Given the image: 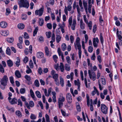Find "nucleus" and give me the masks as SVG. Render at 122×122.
I'll return each mask as SVG.
<instances>
[{"label": "nucleus", "instance_id": "f257e3e1", "mask_svg": "<svg viewBox=\"0 0 122 122\" xmlns=\"http://www.w3.org/2000/svg\"><path fill=\"white\" fill-rule=\"evenodd\" d=\"M18 4L20 8L25 7L28 8L29 4L27 0H18Z\"/></svg>", "mask_w": 122, "mask_h": 122}, {"label": "nucleus", "instance_id": "f03ea898", "mask_svg": "<svg viewBox=\"0 0 122 122\" xmlns=\"http://www.w3.org/2000/svg\"><path fill=\"white\" fill-rule=\"evenodd\" d=\"M80 39L78 37H77L76 40V43L77 46L79 50L78 54L79 57L80 58L81 56V46L80 42Z\"/></svg>", "mask_w": 122, "mask_h": 122}, {"label": "nucleus", "instance_id": "7ed1b4c3", "mask_svg": "<svg viewBox=\"0 0 122 122\" xmlns=\"http://www.w3.org/2000/svg\"><path fill=\"white\" fill-rule=\"evenodd\" d=\"M72 17L69 18V25L71 26V29L72 30H74L75 29L76 22L75 19H74L73 20L72 24Z\"/></svg>", "mask_w": 122, "mask_h": 122}, {"label": "nucleus", "instance_id": "20e7f679", "mask_svg": "<svg viewBox=\"0 0 122 122\" xmlns=\"http://www.w3.org/2000/svg\"><path fill=\"white\" fill-rule=\"evenodd\" d=\"M88 73L90 78L94 81L96 79V75L94 71L89 70H88Z\"/></svg>", "mask_w": 122, "mask_h": 122}, {"label": "nucleus", "instance_id": "39448f33", "mask_svg": "<svg viewBox=\"0 0 122 122\" xmlns=\"http://www.w3.org/2000/svg\"><path fill=\"white\" fill-rule=\"evenodd\" d=\"M8 81V78L7 76L6 75L4 76L0 81L1 84L4 86H5L7 85Z\"/></svg>", "mask_w": 122, "mask_h": 122}, {"label": "nucleus", "instance_id": "423d86ee", "mask_svg": "<svg viewBox=\"0 0 122 122\" xmlns=\"http://www.w3.org/2000/svg\"><path fill=\"white\" fill-rule=\"evenodd\" d=\"M101 109L102 112L104 114H106L107 113L108 107L105 104H101Z\"/></svg>", "mask_w": 122, "mask_h": 122}, {"label": "nucleus", "instance_id": "0eeeda50", "mask_svg": "<svg viewBox=\"0 0 122 122\" xmlns=\"http://www.w3.org/2000/svg\"><path fill=\"white\" fill-rule=\"evenodd\" d=\"M44 10V8L43 6L39 10H36L35 11V13L36 15H39L40 16L42 15Z\"/></svg>", "mask_w": 122, "mask_h": 122}, {"label": "nucleus", "instance_id": "6e6552de", "mask_svg": "<svg viewBox=\"0 0 122 122\" xmlns=\"http://www.w3.org/2000/svg\"><path fill=\"white\" fill-rule=\"evenodd\" d=\"M99 42V40L97 37H96V38H94L93 40V45L95 47H97V44L96 42L98 43Z\"/></svg>", "mask_w": 122, "mask_h": 122}, {"label": "nucleus", "instance_id": "1a4fd4ad", "mask_svg": "<svg viewBox=\"0 0 122 122\" xmlns=\"http://www.w3.org/2000/svg\"><path fill=\"white\" fill-rule=\"evenodd\" d=\"M76 1H75L73 5V9H74L76 7L77 9L78 13L79 14H80L81 12H80V9L79 8V5H76Z\"/></svg>", "mask_w": 122, "mask_h": 122}, {"label": "nucleus", "instance_id": "9d476101", "mask_svg": "<svg viewBox=\"0 0 122 122\" xmlns=\"http://www.w3.org/2000/svg\"><path fill=\"white\" fill-rule=\"evenodd\" d=\"M0 25L2 28H5L7 26V24L5 22L2 21L0 22Z\"/></svg>", "mask_w": 122, "mask_h": 122}, {"label": "nucleus", "instance_id": "9b49d317", "mask_svg": "<svg viewBox=\"0 0 122 122\" xmlns=\"http://www.w3.org/2000/svg\"><path fill=\"white\" fill-rule=\"evenodd\" d=\"M44 54L41 52H39L37 53L36 55V57L39 58H41L44 56Z\"/></svg>", "mask_w": 122, "mask_h": 122}, {"label": "nucleus", "instance_id": "f8f14e48", "mask_svg": "<svg viewBox=\"0 0 122 122\" xmlns=\"http://www.w3.org/2000/svg\"><path fill=\"white\" fill-rule=\"evenodd\" d=\"M17 100L15 97L13 98L11 101H10V103L12 105L17 104Z\"/></svg>", "mask_w": 122, "mask_h": 122}, {"label": "nucleus", "instance_id": "ddd939ff", "mask_svg": "<svg viewBox=\"0 0 122 122\" xmlns=\"http://www.w3.org/2000/svg\"><path fill=\"white\" fill-rule=\"evenodd\" d=\"M15 76L18 78H20L21 77V74L19 71L18 70L16 71L15 72Z\"/></svg>", "mask_w": 122, "mask_h": 122}, {"label": "nucleus", "instance_id": "4468645a", "mask_svg": "<svg viewBox=\"0 0 122 122\" xmlns=\"http://www.w3.org/2000/svg\"><path fill=\"white\" fill-rule=\"evenodd\" d=\"M45 49L46 55L47 56H50L51 55L49 54V52L48 47L47 46H46L45 47Z\"/></svg>", "mask_w": 122, "mask_h": 122}, {"label": "nucleus", "instance_id": "2eb2a0df", "mask_svg": "<svg viewBox=\"0 0 122 122\" xmlns=\"http://www.w3.org/2000/svg\"><path fill=\"white\" fill-rule=\"evenodd\" d=\"M17 26L19 29H23L24 28L25 25L24 24L22 23H20Z\"/></svg>", "mask_w": 122, "mask_h": 122}, {"label": "nucleus", "instance_id": "dca6fc26", "mask_svg": "<svg viewBox=\"0 0 122 122\" xmlns=\"http://www.w3.org/2000/svg\"><path fill=\"white\" fill-rule=\"evenodd\" d=\"M39 25L41 26H42L44 24V19L42 18H39Z\"/></svg>", "mask_w": 122, "mask_h": 122}, {"label": "nucleus", "instance_id": "f3484780", "mask_svg": "<svg viewBox=\"0 0 122 122\" xmlns=\"http://www.w3.org/2000/svg\"><path fill=\"white\" fill-rule=\"evenodd\" d=\"M76 107L77 111L78 112H80L81 111V108L80 105L78 102L76 103Z\"/></svg>", "mask_w": 122, "mask_h": 122}, {"label": "nucleus", "instance_id": "a211bd4d", "mask_svg": "<svg viewBox=\"0 0 122 122\" xmlns=\"http://www.w3.org/2000/svg\"><path fill=\"white\" fill-rule=\"evenodd\" d=\"M6 53L8 55L10 56L11 55V53L10 49L9 47H8L7 48L6 51Z\"/></svg>", "mask_w": 122, "mask_h": 122}, {"label": "nucleus", "instance_id": "6ab92c4d", "mask_svg": "<svg viewBox=\"0 0 122 122\" xmlns=\"http://www.w3.org/2000/svg\"><path fill=\"white\" fill-rule=\"evenodd\" d=\"M15 114L18 116L19 117H22V114L21 112L19 110L16 111L15 112Z\"/></svg>", "mask_w": 122, "mask_h": 122}, {"label": "nucleus", "instance_id": "aec40b11", "mask_svg": "<svg viewBox=\"0 0 122 122\" xmlns=\"http://www.w3.org/2000/svg\"><path fill=\"white\" fill-rule=\"evenodd\" d=\"M36 94L37 97L39 98H41V95L40 92L36 91L35 92Z\"/></svg>", "mask_w": 122, "mask_h": 122}, {"label": "nucleus", "instance_id": "412c9836", "mask_svg": "<svg viewBox=\"0 0 122 122\" xmlns=\"http://www.w3.org/2000/svg\"><path fill=\"white\" fill-rule=\"evenodd\" d=\"M7 41L9 43H12L14 41V39L12 37L10 38H8L6 39Z\"/></svg>", "mask_w": 122, "mask_h": 122}, {"label": "nucleus", "instance_id": "4be33fe9", "mask_svg": "<svg viewBox=\"0 0 122 122\" xmlns=\"http://www.w3.org/2000/svg\"><path fill=\"white\" fill-rule=\"evenodd\" d=\"M38 30V27H35V29L33 31V36H35L37 34Z\"/></svg>", "mask_w": 122, "mask_h": 122}, {"label": "nucleus", "instance_id": "5701e85b", "mask_svg": "<svg viewBox=\"0 0 122 122\" xmlns=\"http://www.w3.org/2000/svg\"><path fill=\"white\" fill-rule=\"evenodd\" d=\"M61 72H63L64 70V66L62 63H60V66H59Z\"/></svg>", "mask_w": 122, "mask_h": 122}, {"label": "nucleus", "instance_id": "b1692460", "mask_svg": "<svg viewBox=\"0 0 122 122\" xmlns=\"http://www.w3.org/2000/svg\"><path fill=\"white\" fill-rule=\"evenodd\" d=\"M57 36L56 40L58 43H59L61 41V37L60 35H56Z\"/></svg>", "mask_w": 122, "mask_h": 122}, {"label": "nucleus", "instance_id": "393cba45", "mask_svg": "<svg viewBox=\"0 0 122 122\" xmlns=\"http://www.w3.org/2000/svg\"><path fill=\"white\" fill-rule=\"evenodd\" d=\"M60 81L61 86L63 87L64 85V81L63 79L61 77L60 78Z\"/></svg>", "mask_w": 122, "mask_h": 122}, {"label": "nucleus", "instance_id": "a878e982", "mask_svg": "<svg viewBox=\"0 0 122 122\" xmlns=\"http://www.w3.org/2000/svg\"><path fill=\"white\" fill-rule=\"evenodd\" d=\"M99 19L101 25H102V24L104 22L103 20L102 19V17L101 15L100 16Z\"/></svg>", "mask_w": 122, "mask_h": 122}, {"label": "nucleus", "instance_id": "bb28decb", "mask_svg": "<svg viewBox=\"0 0 122 122\" xmlns=\"http://www.w3.org/2000/svg\"><path fill=\"white\" fill-rule=\"evenodd\" d=\"M67 10L69 11V5H67V7H66V6H65V8L64 9V12L66 15H68Z\"/></svg>", "mask_w": 122, "mask_h": 122}, {"label": "nucleus", "instance_id": "cd10ccee", "mask_svg": "<svg viewBox=\"0 0 122 122\" xmlns=\"http://www.w3.org/2000/svg\"><path fill=\"white\" fill-rule=\"evenodd\" d=\"M61 48L62 50L63 51H65L66 50V46L65 44L63 43L62 44Z\"/></svg>", "mask_w": 122, "mask_h": 122}, {"label": "nucleus", "instance_id": "c85d7f7f", "mask_svg": "<svg viewBox=\"0 0 122 122\" xmlns=\"http://www.w3.org/2000/svg\"><path fill=\"white\" fill-rule=\"evenodd\" d=\"M65 101L64 98L63 97H60L58 99V102H63Z\"/></svg>", "mask_w": 122, "mask_h": 122}, {"label": "nucleus", "instance_id": "c756f323", "mask_svg": "<svg viewBox=\"0 0 122 122\" xmlns=\"http://www.w3.org/2000/svg\"><path fill=\"white\" fill-rule=\"evenodd\" d=\"M74 75V74L73 72H71L70 74V75H69V79L70 78L71 81H72L73 78V76Z\"/></svg>", "mask_w": 122, "mask_h": 122}, {"label": "nucleus", "instance_id": "7c9ffc66", "mask_svg": "<svg viewBox=\"0 0 122 122\" xmlns=\"http://www.w3.org/2000/svg\"><path fill=\"white\" fill-rule=\"evenodd\" d=\"M27 18V15L25 14H22L21 15V18L23 20H25Z\"/></svg>", "mask_w": 122, "mask_h": 122}, {"label": "nucleus", "instance_id": "2f4dec72", "mask_svg": "<svg viewBox=\"0 0 122 122\" xmlns=\"http://www.w3.org/2000/svg\"><path fill=\"white\" fill-rule=\"evenodd\" d=\"M0 71L2 73L4 72V69L1 64H0Z\"/></svg>", "mask_w": 122, "mask_h": 122}, {"label": "nucleus", "instance_id": "473e14b6", "mask_svg": "<svg viewBox=\"0 0 122 122\" xmlns=\"http://www.w3.org/2000/svg\"><path fill=\"white\" fill-rule=\"evenodd\" d=\"M35 84L36 87H39V83L38 80H36L35 81Z\"/></svg>", "mask_w": 122, "mask_h": 122}, {"label": "nucleus", "instance_id": "72a5a7b5", "mask_svg": "<svg viewBox=\"0 0 122 122\" xmlns=\"http://www.w3.org/2000/svg\"><path fill=\"white\" fill-rule=\"evenodd\" d=\"M25 89L24 88H21L20 90V92L21 94H23L25 92Z\"/></svg>", "mask_w": 122, "mask_h": 122}, {"label": "nucleus", "instance_id": "f704fd0d", "mask_svg": "<svg viewBox=\"0 0 122 122\" xmlns=\"http://www.w3.org/2000/svg\"><path fill=\"white\" fill-rule=\"evenodd\" d=\"M30 117V119L32 120H35L36 118L35 115L33 114H31Z\"/></svg>", "mask_w": 122, "mask_h": 122}, {"label": "nucleus", "instance_id": "c9c22d12", "mask_svg": "<svg viewBox=\"0 0 122 122\" xmlns=\"http://www.w3.org/2000/svg\"><path fill=\"white\" fill-rule=\"evenodd\" d=\"M46 26L49 29H51L52 28V24L50 23H48L46 25Z\"/></svg>", "mask_w": 122, "mask_h": 122}, {"label": "nucleus", "instance_id": "e433bc0d", "mask_svg": "<svg viewBox=\"0 0 122 122\" xmlns=\"http://www.w3.org/2000/svg\"><path fill=\"white\" fill-rule=\"evenodd\" d=\"M6 108L9 111H11L12 112L14 111V108L13 107L10 108L7 106L6 107Z\"/></svg>", "mask_w": 122, "mask_h": 122}, {"label": "nucleus", "instance_id": "4c0bfd02", "mask_svg": "<svg viewBox=\"0 0 122 122\" xmlns=\"http://www.w3.org/2000/svg\"><path fill=\"white\" fill-rule=\"evenodd\" d=\"M100 38L101 42L102 44L103 42V39L102 36V33H100Z\"/></svg>", "mask_w": 122, "mask_h": 122}, {"label": "nucleus", "instance_id": "58836bf2", "mask_svg": "<svg viewBox=\"0 0 122 122\" xmlns=\"http://www.w3.org/2000/svg\"><path fill=\"white\" fill-rule=\"evenodd\" d=\"M24 37L25 39H28L29 38V37L28 34L26 32L24 33Z\"/></svg>", "mask_w": 122, "mask_h": 122}, {"label": "nucleus", "instance_id": "ea45409f", "mask_svg": "<svg viewBox=\"0 0 122 122\" xmlns=\"http://www.w3.org/2000/svg\"><path fill=\"white\" fill-rule=\"evenodd\" d=\"M70 39L71 43H73L74 39L73 36L72 35L70 37Z\"/></svg>", "mask_w": 122, "mask_h": 122}, {"label": "nucleus", "instance_id": "a19ab883", "mask_svg": "<svg viewBox=\"0 0 122 122\" xmlns=\"http://www.w3.org/2000/svg\"><path fill=\"white\" fill-rule=\"evenodd\" d=\"M93 51V48L92 46H90L88 47V51L90 53H91Z\"/></svg>", "mask_w": 122, "mask_h": 122}, {"label": "nucleus", "instance_id": "79ce46f5", "mask_svg": "<svg viewBox=\"0 0 122 122\" xmlns=\"http://www.w3.org/2000/svg\"><path fill=\"white\" fill-rule=\"evenodd\" d=\"M10 9L8 8H7L6 9V15H8L10 13Z\"/></svg>", "mask_w": 122, "mask_h": 122}, {"label": "nucleus", "instance_id": "37998d69", "mask_svg": "<svg viewBox=\"0 0 122 122\" xmlns=\"http://www.w3.org/2000/svg\"><path fill=\"white\" fill-rule=\"evenodd\" d=\"M34 104L33 102L32 101H30L29 102V106L31 107H33L34 106Z\"/></svg>", "mask_w": 122, "mask_h": 122}, {"label": "nucleus", "instance_id": "c03bdc74", "mask_svg": "<svg viewBox=\"0 0 122 122\" xmlns=\"http://www.w3.org/2000/svg\"><path fill=\"white\" fill-rule=\"evenodd\" d=\"M51 32H46V36L48 38H50L51 37Z\"/></svg>", "mask_w": 122, "mask_h": 122}, {"label": "nucleus", "instance_id": "a18cd8bd", "mask_svg": "<svg viewBox=\"0 0 122 122\" xmlns=\"http://www.w3.org/2000/svg\"><path fill=\"white\" fill-rule=\"evenodd\" d=\"M38 41L40 42H43L44 41L43 37V36H41L39 37Z\"/></svg>", "mask_w": 122, "mask_h": 122}, {"label": "nucleus", "instance_id": "49530a36", "mask_svg": "<svg viewBox=\"0 0 122 122\" xmlns=\"http://www.w3.org/2000/svg\"><path fill=\"white\" fill-rule=\"evenodd\" d=\"M57 51L59 56H61L62 55H63L61 51V49L60 48H58Z\"/></svg>", "mask_w": 122, "mask_h": 122}, {"label": "nucleus", "instance_id": "de8ad7c7", "mask_svg": "<svg viewBox=\"0 0 122 122\" xmlns=\"http://www.w3.org/2000/svg\"><path fill=\"white\" fill-rule=\"evenodd\" d=\"M29 51L30 54L32 53V45H30L29 48Z\"/></svg>", "mask_w": 122, "mask_h": 122}, {"label": "nucleus", "instance_id": "09e8293b", "mask_svg": "<svg viewBox=\"0 0 122 122\" xmlns=\"http://www.w3.org/2000/svg\"><path fill=\"white\" fill-rule=\"evenodd\" d=\"M45 117L46 119V122H50L49 115L47 114H46L45 115Z\"/></svg>", "mask_w": 122, "mask_h": 122}, {"label": "nucleus", "instance_id": "8fccbe9b", "mask_svg": "<svg viewBox=\"0 0 122 122\" xmlns=\"http://www.w3.org/2000/svg\"><path fill=\"white\" fill-rule=\"evenodd\" d=\"M30 96L31 97H34L35 96L34 93L33 92L32 90L31 89H30Z\"/></svg>", "mask_w": 122, "mask_h": 122}, {"label": "nucleus", "instance_id": "3c124183", "mask_svg": "<svg viewBox=\"0 0 122 122\" xmlns=\"http://www.w3.org/2000/svg\"><path fill=\"white\" fill-rule=\"evenodd\" d=\"M25 78L26 79L27 81H30L31 80V78L28 75H26L25 76Z\"/></svg>", "mask_w": 122, "mask_h": 122}, {"label": "nucleus", "instance_id": "603ef678", "mask_svg": "<svg viewBox=\"0 0 122 122\" xmlns=\"http://www.w3.org/2000/svg\"><path fill=\"white\" fill-rule=\"evenodd\" d=\"M58 74H56L53 75V78L54 80L58 79Z\"/></svg>", "mask_w": 122, "mask_h": 122}, {"label": "nucleus", "instance_id": "864d4df0", "mask_svg": "<svg viewBox=\"0 0 122 122\" xmlns=\"http://www.w3.org/2000/svg\"><path fill=\"white\" fill-rule=\"evenodd\" d=\"M51 38L52 40L51 41H52L53 42H55V35L54 33H53Z\"/></svg>", "mask_w": 122, "mask_h": 122}, {"label": "nucleus", "instance_id": "5fc2aeb1", "mask_svg": "<svg viewBox=\"0 0 122 122\" xmlns=\"http://www.w3.org/2000/svg\"><path fill=\"white\" fill-rule=\"evenodd\" d=\"M10 83L13 84L14 83V81L13 78L12 76H10Z\"/></svg>", "mask_w": 122, "mask_h": 122}, {"label": "nucleus", "instance_id": "6e6d98bb", "mask_svg": "<svg viewBox=\"0 0 122 122\" xmlns=\"http://www.w3.org/2000/svg\"><path fill=\"white\" fill-rule=\"evenodd\" d=\"M97 28V27L96 25H94L93 26V31L94 33H95Z\"/></svg>", "mask_w": 122, "mask_h": 122}, {"label": "nucleus", "instance_id": "4d7b16f0", "mask_svg": "<svg viewBox=\"0 0 122 122\" xmlns=\"http://www.w3.org/2000/svg\"><path fill=\"white\" fill-rule=\"evenodd\" d=\"M7 64L9 67H11L13 65L12 61H7Z\"/></svg>", "mask_w": 122, "mask_h": 122}, {"label": "nucleus", "instance_id": "13d9d810", "mask_svg": "<svg viewBox=\"0 0 122 122\" xmlns=\"http://www.w3.org/2000/svg\"><path fill=\"white\" fill-rule=\"evenodd\" d=\"M102 84L105 85L106 84V81L105 78H102Z\"/></svg>", "mask_w": 122, "mask_h": 122}, {"label": "nucleus", "instance_id": "bf43d9fd", "mask_svg": "<svg viewBox=\"0 0 122 122\" xmlns=\"http://www.w3.org/2000/svg\"><path fill=\"white\" fill-rule=\"evenodd\" d=\"M29 51H28V49L27 48H26L24 50V52L25 54L26 55H27L29 53Z\"/></svg>", "mask_w": 122, "mask_h": 122}, {"label": "nucleus", "instance_id": "052dcab7", "mask_svg": "<svg viewBox=\"0 0 122 122\" xmlns=\"http://www.w3.org/2000/svg\"><path fill=\"white\" fill-rule=\"evenodd\" d=\"M83 4L84 9L87 8V2H83Z\"/></svg>", "mask_w": 122, "mask_h": 122}, {"label": "nucleus", "instance_id": "680f3d73", "mask_svg": "<svg viewBox=\"0 0 122 122\" xmlns=\"http://www.w3.org/2000/svg\"><path fill=\"white\" fill-rule=\"evenodd\" d=\"M29 66L31 68H32L33 67V61H30L29 63Z\"/></svg>", "mask_w": 122, "mask_h": 122}, {"label": "nucleus", "instance_id": "e2e57ef3", "mask_svg": "<svg viewBox=\"0 0 122 122\" xmlns=\"http://www.w3.org/2000/svg\"><path fill=\"white\" fill-rule=\"evenodd\" d=\"M58 104L59 108H61L63 106V102H58Z\"/></svg>", "mask_w": 122, "mask_h": 122}, {"label": "nucleus", "instance_id": "0e129e2a", "mask_svg": "<svg viewBox=\"0 0 122 122\" xmlns=\"http://www.w3.org/2000/svg\"><path fill=\"white\" fill-rule=\"evenodd\" d=\"M19 43H20V44H22L23 43V40L21 36L19 37Z\"/></svg>", "mask_w": 122, "mask_h": 122}, {"label": "nucleus", "instance_id": "69168bd1", "mask_svg": "<svg viewBox=\"0 0 122 122\" xmlns=\"http://www.w3.org/2000/svg\"><path fill=\"white\" fill-rule=\"evenodd\" d=\"M60 28H59L57 29L56 30V35H59L60 34V31L59 30Z\"/></svg>", "mask_w": 122, "mask_h": 122}, {"label": "nucleus", "instance_id": "338daca9", "mask_svg": "<svg viewBox=\"0 0 122 122\" xmlns=\"http://www.w3.org/2000/svg\"><path fill=\"white\" fill-rule=\"evenodd\" d=\"M54 81L55 82V83L56 85L58 86L60 85V83L58 79L55 80Z\"/></svg>", "mask_w": 122, "mask_h": 122}, {"label": "nucleus", "instance_id": "774afa93", "mask_svg": "<svg viewBox=\"0 0 122 122\" xmlns=\"http://www.w3.org/2000/svg\"><path fill=\"white\" fill-rule=\"evenodd\" d=\"M18 105H20L21 107H22V102L21 100L19 99L18 100Z\"/></svg>", "mask_w": 122, "mask_h": 122}]
</instances>
